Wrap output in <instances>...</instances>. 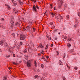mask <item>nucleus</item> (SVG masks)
I'll list each match as a JSON object with an SVG mask.
<instances>
[{"mask_svg":"<svg viewBox=\"0 0 80 80\" xmlns=\"http://www.w3.org/2000/svg\"><path fill=\"white\" fill-rule=\"evenodd\" d=\"M32 8L33 11H35V12H37L36 8H37L38 10H39V9H40V8H39V7H38V6L37 5L36 6L35 5H33Z\"/></svg>","mask_w":80,"mask_h":80,"instance_id":"nucleus-1","label":"nucleus"},{"mask_svg":"<svg viewBox=\"0 0 80 80\" xmlns=\"http://www.w3.org/2000/svg\"><path fill=\"white\" fill-rule=\"evenodd\" d=\"M0 45H5V46H6V47H7L8 46V45H7V43L5 42V41L2 40L1 42H0Z\"/></svg>","mask_w":80,"mask_h":80,"instance_id":"nucleus-2","label":"nucleus"},{"mask_svg":"<svg viewBox=\"0 0 80 80\" xmlns=\"http://www.w3.org/2000/svg\"><path fill=\"white\" fill-rule=\"evenodd\" d=\"M58 2H59V7H60L62 5V4L63 3V1L62 0H58Z\"/></svg>","mask_w":80,"mask_h":80,"instance_id":"nucleus-3","label":"nucleus"},{"mask_svg":"<svg viewBox=\"0 0 80 80\" xmlns=\"http://www.w3.org/2000/svg\"><path fill=\"white\" fill-rule=\"evenodd\" d=\"M58 2H59V7H60L62 5V4L63 3V1L62 0H58Z\"/></svg>","mask_w":80,"mask_h":80,"instance_id":"nucleus-4","label":"nucleus"},{"mask_svg":"<svg viewBox=\"0 0 80 80\" xmlns=\"http://www.w3.org/2000/svg\"><path fill=\"white\" fill-rule=\"evenodd\" d=\"M25 36L23 35H21L20 37V40H25Z\"/></svg>","mask_w":80,"mask_h":80,"instance_id":"nucleus-5","label":"nucleus"},{"mask_svg":"<svg viewBox=\"0 0 80 80\" xmlns=\"http://www.w3.org/2000/svg\"><path fill=\"white\" fill-rule=\"evenodd\" d=\"M27 65L28 67H30L31 66L30 64V61H28L27 62Z\"/></svg>","mask_w":80,"mask_h":80,"instance_id":"nucleus-6","label":"nucleus"},{"mask_svg":"<svg viewBox=\"0 0 80 80\" xmlns=\"http://www.w3.org/2000/svg\"><path fill=\"white\" fill-rule=\"evenodd\" d=\"M11 23L12 24H13V23H14V19L13 18H12L11 20Z\"/></svg>","mask_w":80,"mask_h":80,"instance_id":"nucleus-7","label":"nucleus"},{"mask_svg":"<svg viewBox=\"0 0 80 80\" xmlns=\"http://www.w3.org/2000/svg\"><path fill=\"white\" fill-rule=\"evenodd\" d=\"M19 2L20 5H23V0H22L19 1Z\"/></svg>","mask_w":80,"mask_h":80,"instance_id":"nucleus-8","label":"nucleus"},{"mask_svg":"<svg viewBox=\"0 0 80 80\" xmlns=\"http://www.w3.org/2000/svg\"><path fill=\"white\" fill-rule=\"evenodd\" d=\"M6 6H7L8 10H10L11 8L10 6H8V5H7V4L5 5Z\"/></svg>","mask_w":80,"mask_h":80,"instance_id":"nucleus-9","label":"nucleus"},{"mask_svg":"<svg viewBox=\"0 0 80 80\" xmlns=\"http://www.w3.org/2000/svg\"><path fill=\"white\" fill-rule=\"evenodd\" d=\"M43 46L42 45H40V46H39L38 47V48H43Z\"/></svg>","mask_w":80,"mask_h":80,"instance_id":"nucleus-10","label":"nucleus"},{"mask_svg":"<svg viewBox=\"0 0 80 80\" xmlns=\"http://www.w3.org/2000/svg\"><path fill=\"white\" fill-rule=\"evenodd\" d=\"M50 14L52 16V17H54L55 16V14L54 13H50Z\"/></svg>","mask_w":80,"mask_h":80,"instance_id":"nucleus-11","label":"nucleus"},{"mask_svg":"<svg viewBox=\"0 0 80 80\" xmlns=\"http://www.w3.org/2000/svg\"><path fill=\"white\" fill-rule=\"evenodd\" d=\"M14 12H15V14H17L18 13V12L17 11H14Z\"/></svg>","mask_w":80,"mask_h":80,"instance_id":"nucleus-12","label":"nucleus"},{"mask_svg":"<svg viewBox=\"0 0 80 80\" xmlns=\"http://www.w3.org/2000/svg\"><path fill=\"white\" fill-rule=\"evenodd\" d=\"M27 28H28L27 30H30V26H27Z\"/></svg>","mask_w":80,"mask_h":80,"instance_id":"nucleus-13","label":"nucleus"},{"mask_svg":"<svg viewBox=\"0 0 80 80\" xmlns=\"http://www.w3.org/2000/svg\"><path fill=\"white\" fill-rule=\"evenodd\" d=\"M57 56H58L59 55V52L58 51H57Z\"/></svg>","mask_w":80,"mask_h":80,"instance_id":"nucleus-14","label":"nucleus"},{"mask_svg":"<svg viewBox=\"0 0 80 80\" xmlns=\"http://www.w3.org/2000/svg\"><path fill=\"white\" fill-rule=\"evenodd\" d=\"M29 24H33V22H32V21H30L29 22Z\"/></svg>","mask_w":80,"mask_h":80,"instance_id":"nucleus-15","label":"nucleus"},{"mask_svg":"<svg viewBox=\"0 0 80 80\" xmlns=\"http://www.w3.org/2000/svg\"><path fill=\"white\" fill-rule=\"evenodd\" d=\"M13 4L14 5H15H15H17V2H13Z\"/></svg>","mask_w":80,"mask_h":80,"instance_id":"nucleus-16","label":"nucleus"},{"mask_svg":"<svg viewBox=\"0 0 80 80\" xmlns=\"http://www.w3.org/2000/svg\"><path fill=\"white\" fill-rule=\"evenodd\" d=\"M48 48V44L46 46V48H45L46 49H47V48Z\"/></svg>","mask_w":80,"mask_h":80,"instance_id":"nucleus-17","label":"nucleus"},{"mask_svg":"<svg viewBox=\"0 0 80 80\" xmlns=\"http://www.w3.org/2000/svg\"><path fill=\"white\" fill-rule=\"evenodd\" d=\"M41 66L42 68H43L44 67V65H43V64H41Z\"/></svg>","mask_w":80,"mask_h":80,"instance_id":"nucleus-18","label":"nucleus"},{"mask_svg":"<svg viewBox=\"0 0 80 80\" xmlns=\"http://www.w3.org/2000/svg\"><path fill=\"white\" fill-rule=\"evenodd\" d=\"M46 13H47V14H48V12H47V11H46V12H45V13H44V14L45 15H47V14H46Z\"/></svg>","mask_w":80,"mask_h":80,"instance_id":"nucleus-19","label":"nucleus"},{"mask_svg":"<svg viewBox=\"0 0 80 80\" xmlns=\"http://www.w3.org/2000/svg\"><path fill=\"white\" fill-rule=\"evenodd\" d=\"M69 17H70V16H69V15H67V18H69Z\"/></svg>","mask_w":80,"mask_h":80,"instance_id":"nucleus-20","label":"nucleus"},{"mask_svg":"<svg viewBox=\"0 0 80 80\" xmlns=\"http://www.w3.org/2000/svg\"><path fill=\"white\" fill-rule=\"evenodd\" d=\"M34 64L35 65H37V64L36 62V61H35Z\"/></svg>","mask_w":80,"mask_h":80,"instance_id":"nucleus-21","label":"nucleus"},{"mask_svg":"<svg viewBox=\"0 0 80 80\" xmlns=\"http://www.w3.org/2000/svg\"><path fill=\"white\" fill-rule=\"evenodd\" d=\"M60 20H61L60 18H58V21H60Z\"/></svg>","mask_w":80,"mask_h":80,"instance_id":"nucleus-22","label":"nucleus"},{"mask_svg":"<svg viewBox=\"0 0 80 80\" xmlns=\"http://www.w3.org/2000/svg\"><path fill=\"white\" fill-rule=\"evenodd\" d=\"M38 77V75H36V76H34V77L35 78H37V77Z\"/></svg>","mask_w":80,"mask_h":80,"instance_id":"nucleus-23","label":"nucleus"},{"mask_svg":"<svg viewBox=\"0 0 80 80\" xmlns=\"http://www.w3.org/2000/svg\"><path fill=\"white\" fill-rule=\"evenodd\" d=\"M63 80H66V78H65V77H63Z\"/></svg>","mask_w":80,"mask_h":80,"instance_id":"nucleus-24","label":"nucleus"},{"mask_svg":"<svg viewBox=\"0 0 80 80\" xmlns=\"http://www.w3.org/2000/svg\"><path fill=\"white\" fill-rule=\"evenodd\" d=\"M78 16H79V17H80V12H78Z\"/></svg>","mask_w":80,"mask_h":80,"instance_id":"nucleus-25","label":"nucleus"},{"mask_svg":"<svg viewBox=\"0 0 80 80\" xmlns=\"http://www.w3.org/2000/svg\"><path fill=\"white\" fill-rule=\"evenodd\" d=\"M12 35L13 37H14L15 36V34H14V33H12Z\"/></svg>","mask_w":80,"mask_h":80,"instance_id":"nucleus-26","label":"nucleus"},{"mask_svg":"<svg viewBox=\"0 0 80 80\" xmlns=\"http://www.w3.org/2000/svg\"><path fill=\"white\" fill-rule=\"evenodd\" d=\"M75 70H77V67H75L74 68Z\"/></svg>","mask_w":80,"mask_h":80,"instance_id":"nucleus-27","label":"nucleus"},{"mask_svg":"<svg viewBox=\"0 0 80 80\" xmlns=\"http://www.w3.org/2000/svg\"><path fill=\"white\" fill-rule=\"evenodd\" d=\"M4 78V80H6L7 78V77H5Z\"/></svg>","mask_w":80,"mask_h":80,"instance_id":"nucleus-28","label":"nucleus"},{"mask_svg":"<svg viewBox=\"0 0 80 80\" xmlns=\"http://www.w3.org/2000/svg\"><path fill=\"white\" fill-rule=\"evenodd\" d=\"M50 25H53V22H50L49 23Z\"/></svg>","mask_w":80,"mask_h":80,"instance_id":"nucleus-29","label":"nucleus"},{"mask_svg":"<svg viewBox=\"0 0 80 80\" xmlns=\"http://www.w3.org/2000/svg\"><path fill=\"white\" fill-rule=\"evenodd\" d=\"M27 52V49H25L24 51V53H26V52Z\"/></svg>","mask_w":80,"mask_h":80,"instance_id":"nucleus-30","label":"nucleus"},{"mask_svg":"<svg viewBox=\"0 0 80 80\" xmlns=\"http://www.w3.org/2000/svg\"><path fill=\"white\" fill-rule=\"evenodd\" d=\"M67 36H65V38H64L66 40V39H67Z\"/></svg>","mask_w":80,"mask_h":80,"instance_id":"nucleus-31","label":"nucleus"},{"mask_svg":"<svg viewBox=\"0 0 80 80\" xmlns=\"http://www.w3.org/2000/svg\"><path fill=\"white\" fill-rule=\"evenodd\" d=\"M68 40L69 42H70V41L71 40V39H70V38H69L68 39Z\"/></svg>","mask_w":80,"mask_h":80,"instance_id":"nucleus-32","label":"nucleus"},{"mask_svg":"<svg viewBox=\"0 0 80 80\" xmlns=\"http://www.w3.org/2000/svg\"><path fill=\"white\" fill-rule=\"evenodd\" d=\"M6 57H7V58H8V57H10V55L7 56H6Z\"/></svg>","mask_w":80,"mask_h":80,"instance_id":"nucleus-33","label":"nucleus"},{"mask_svg":"<svg viewBox=\"0 0 80 80\" xmlns=\"http://www.w3.org/2000/svg\"><path fill=\"white\" fill-rule=\"evenodd\" d=\"M35 28H33V32H35Z\"/></svg>","mask_w":80,"mask_h":80,"instance_id":"nucleus-34","label":"nucleus"},{"mask_svg":"<svg viewBox=\"0 0 80 80\" xmlns=\"http://www.w3.org/2000/svg\"><path fill=\"white\" fill-rule=\"evenodd\" d=\"M48 38L49 40H51V37H50L49 38Z\"/></svg>","mask_w":80,"mask_h":80,"instance_id":"nucleus-35","label":"nucleus"},{"mask_svg":"<svg viewBox=\"0 0 80 80\" xmlns=\"http://www.w3.org/2000/svg\"><path fill=\"white\" fill-rule=\"evenodd\" d=\"M42 59H43V60H45V58L43 57H42Z\"/></svg>","mask_w":80,"mask_h":80,"instance_id":"nucleus-36","label":"nucleus"},{"mask_svg":"<svg viewBox=\"0 0 80 80\" xmlns=\"http://www.w3.org/2000/svg\"><path fill=\"white\" fill-rule=\"evenodd\" d=\"M20 44L22 45L23 44V43L22 42H20Z\"/></svg>","mask_w":80,"mask_h":80,"instance_id":"nucleus-37","label":"nucleus"},{"mask_svg":"<svg viewBox=\"0 0 80 80\" xmlns=\"http://www.w3.org/2000/svg\"><path fill=\"white\" fill-rule=\"evenodd\" d=\"M53 45L52 44H51V47H53Z\"/></svg>","mask_w":80,"mask_h":80,"instance_id":"nucleus-38","label":"nucleus"},{"mask_svg":"<svg viewBox=\"0 0 80 80\" xmlns=\"http://www.w3.org/2000/svg\"><path fill=\"white\" fill-rule=\"evenodd\" d=\"M55 40H57V37L55 38Z\"/></svg>","mask_w":80,"mask_h":80,"instance_id":"nucleus-39","label":"nucleus"},{"mask_svg":"<svg viewBox=\"0 0 80 80\" xmlns=\"http://www.w3.org/2000/svg\"><path fill=\"white\" fill-rule=\"evenodd\" d=\"M77 25H74V27H75V28H76V27H77Z\"/></svg>","mask_w":80,"mask_h":80,"instance_id":"nucleus-40","label":"nucleus"},{"mask_svg":"<svg viewBox=\"0 0 80 80\" xmlns=\"http://www.w3.org/2000/svg\"><path fill=\"white\" fill-rule=\"evenodd\" d=\"M13 56L15 57V54H13Z\"/></svg>","mask_w":80,"mask_h":80,"instance_id":"nucleus-41","label":"nucleus"},{"mask_svg":"<svg viewBox=\"0 0 80 80\" xmlns=\"http://www.w3.org/2000/svg\"><path fill=\"white\" fill-rule=\"evenodd\" d=\"M48 58H49V57L48 56H46V58H47V59Z\"/></svg>","mask_w":80,"mask_h":80,"instance_id":"nucleus-42","label":"nucleus"},{"mask_svg":"<svg viewBox=\"0 0 80 80\" xmlns=\"http://www.w3.org/2000/svg\"><path fill=\"white\" fill-rule=\"evenodd\" d=\"M13 64H14V65H16V63H15V62H13Z\"/></svg>","mask_w":80,"mask_h":80,"instance_id":"nucleus-43","label":"nucleus"},{"mask_svg":"<svg viewBox=\"0 0 80 80\" xmlns=\"http://www.w3.org/2000/svg\"><path fill=\"white\" fill-rule=\"evenodd\" d=\"M33 0V1H34V3H35V2H36V1H35V0Z\"/></svg>","mask_w":80,"mask_h":80,"instance_id":"nucleus-44","label":"nucleus"},{"mask_svg":"<svg viewBox=\"0 0 80 80\" xmlns=\"http://www.w3.org/2000/svg\"><path fill=\"white\" fill-rule=\"evenodd\" d=\"M60 17H61V18L62 19H63V18L62 17V16H60V15H59Z\"/></svg>","mask_w":80,"mask_h":80,"instance_id":"nucleus-45","label":"nucleus"},{"mask_svg":"<svg viewBox=\"0 0 80 80\" xmlns=\"http://www.w3.org/2000/svg\"><path fill=\"white\" fill-rule=\"evenodd\" d=\"M54 9L55 10H56V8H55H55H54Z\"/></svg>","mask_w":80,"mask_h":80,"instance_id":"nucleus-46","label":"nucleus"},{"mask_svg":"<svg viewBox=\"0 0 80 80\" xmlns=\"http://www.w3.org/2000/svg\"><path fill=\"white\" fill-rule=\"evenodd\" d=\"M69 47H71V44H69Z\"/></svg>","mask_w":80,"mask_h":80,"instance_id":"nucleus-47","label":"nucleus"},{"mask_svg":"<svg viewBox=\"0 0 80 80\" xmlns=\"http://www.w3.org/2000/svg\"><path fill=\"white\" fill-rule=\"evenodd\" d=\"M4 20V18H2V20Z\"/></svg>","mask_w":80,"mask_h":80,"instance_id":"nucleus-48","label":"nucleus"},{"mask_svg":"<svg viewBox=\"0 0 80 80\" xmlns=\"http://www.w3.org/2000/svg\"><path fill=\"white\" fill-rule=\"evenodd\" d=\"M38 55H39L40 56V55H41V54L39 53V54H38Z\"/></svg>","mask_w":80,"mask_h":80,"instance_id":"nucleus-49","label":"nucleus"},{"mask_svg":"<svg viewBox=\"0 0 80 80\" xmlns=\"http://www.w3.org/2000/svg\"><path fill=\"white\" fill-rule=\"evenodd\" d=\"M59 35H60V32L58 33Z\"/></svg>","mask_w":80,"mask_h":80,"instance_id":"nucleus-50","label":"nucleus"},{"mask_svg":"<svg viewBox=\"0 0 80 80\" xmlns=\"http://www.w3.org/2000/svg\"><path fill=\"white\" fill-rule=\"evenodd\" d=\"M52 5H50V6L51 7V8H52Z\"/></svg>","mask_w":80,"mask_h":80,"instance_id":"nucleus-51","label":"nucleus"},{"mask_svg":"<svg viewBox=\"0 0 80 80\" xmlns=\"http://www.w3.org/2000/svg\"><path fill=\"white\" fill-rule=\"evenodd\" d=\"M2 52V50H0V52Z\"/></svg>","mask_w":80,"mask_h":80,"instance_id":"nucleus-52","label":"nucleus"},{"mask_svg":"<svg viewBox=\"0 0 80 80\" xmlns=\"http://www.w3.org/2000/svg\"><path fill=\"white\" fill-rule=\"evenodd\" d=\"M26 30H27V29H28L27 28H27H26Z\"/></svg>","mask_w":80,"mask_h":80,"instance_id":"nucleus-53","label":"nucleus"},{"mask_svg":"<svg viewBox=\"0 0 80 80\" xmlns=\"http://www.w3.org/2000/svg\"><path fill=\"white\" fill-rule=\"evenodd\" d=\"M37 67V65H35V68H36Z\"/></svg>","mask_w":80,"mask_h":80,"instance_id":"nucleus-54","label":"nucleus"},{"mask_svg":"<svg viewBox=\"0 0 80 80\" xmlns=\"http://www.w3.org/2000/svg\"><path fill=\"white\" fill-rule=\"evenodd\" d=\"M24 30H26V28H24Z\"/></svg>","mask_w":80,"mask_h":80,"instance_id":"nucleus-55","label":"nucleus"},{"mask_svg":"<svg viewBox=\"0 0 80 80\" xmlns=\"http://www.w3.org/2000/svg\"><path fill=\"white\" fill-rule=\"evenodd\" d=\"M14 1V0H12V2H13Z\"/></svg>","mask_w":80,"mask_h":80,"instance_id":"nucleus-56","label":"nucleus"},{"mask_svg":"<svg viewBox=\"0 0 80 80\" xmlns=\"http://www.w3.org/2000/svg\"><path fill=\"white\" fill-rule=\"evenodd\" d=\"M42 78H43V79H44V77H42Z\"/></svg>","mask_w":80,"mask_h":80,"instance_id":"nucleus-57","label":"nucleus"},{"mask_svg":"<svg viewBox=\"0 0 80 80\" xmlns=\"http://www.w3.org/2000/svg\"><path fill=\"white\" fill-rule=\"evenodd\" d=\"M19 63H21V61H19Z\"/></svg>","mask_w":80,"mask_h":80,"instance_id":"nucleus-58","label":"nucleus"},{"mask_svg":"<svg viewBox=\"0 0 80 80\" xmlns=\"http://www.w3.org/2000/svg\"><path fill=\"white\" fill-rule=\"evenodd\" d=\"M13 78H15V77H14V76H13Z\"/></svg>","mask_w":80,"mask_h":80,"instance_id":"nucleus-59","label":"nucleus"},{"mask_svg":"<svg viewBox=\"0 0 80 80\" xmlns=\"http://www.w3.org/2000/svg\"><path fill=\"white\" fill-rule=\"evenodd\" d=\"M11 68H12V67H10V69H11Z\"/></svg>","mask_w":80,"mask_h":80,"instance_id":"nucleus-60","label":"nucleus"},{"mask_svg":"<svg viewBox=\"0 0 80 80\" xmlns=\"http://www.w3.org/2000/svg\"><path fill=\"white\" fill-rule=\"evenodd\" d=\"M47 38H49L48 36H47Z\"/></svg>","mask_w":80,"mask_h":80,"instance_id":"nucleus-61","label":"nucleus"},{"mask_svg":"<svg viewBox=\"0 0 80 80\" xmlns=\"http://www.w3.org/2000/svg\"><path fill=\"white\" fill-rule=\"evenodd\" d=\"M79 72H80V70L79 71Z\"/></svg>","mask_w":80,"mask_h":80,"instance_id":"nucleus-62","label":"nucleus"},{"mask_svg":"<svg viewBox=\"0 0 80 80\" xmlns=\"http://www.w3.org/2000/svg\"><path fill=\"white\" fill-rule=\"evenodd\" d=\"M39 70V69H38V71Z\"/></svg>","mask_w":80,"mask_h":80,"instance_id":"nucleus-63","label":"nucleus"},{"mask_svg":"<svg viewBox=\"0 0 80 80\" xmlns=\"http://www.w3.org/2000/svg\"><path fill=\"white\" fill-rule=\"evenodd\" d=\"M63 58H65V57H64Z\"/></svg>","mask_w":80,"mask_h":80,"instance_id":"nucleus-64","label":"nucleus"}]
</instances>
